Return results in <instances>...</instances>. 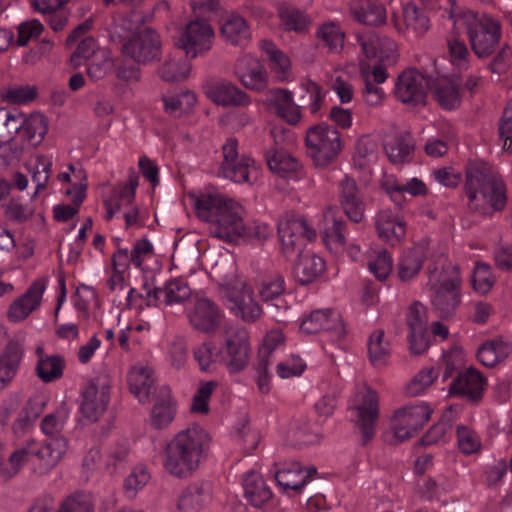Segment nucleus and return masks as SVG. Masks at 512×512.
I'll use <instances>...</instances> for the list:
<instances>
[{"mask_svg": "<svg viewBox=\"0 0 512 512\" xmlns=\"http://www.w3.org/2000/svg\"><path fill=\"white\" fill-rule=\"evenodd\" d=\"M377 158V144L367 136L358 139L355 146L354 160L360 168L365 167Z\"/></svg>", "mask_w": 512, "mask_h": 512, "instance_id": "nucleus-55", "label": "nucleus"}, {"mask_svg": "<svg viewBox=\"0 0 512 512\" xmlns=\"http://www.w3.org/2000/svg\"><path fill=\"white\" fill-rule=\"evenodd\" d=\"M236 75L242 85L253 91L261 92L267 88L268 76L265 68L254 61H249L247 70L236 68Z\"/></svg>", "mask_w": 512, "mask_h": 512, "instance_id": "nucleus-44", "label": "nucleus"}, {"mask_svg": "<svg viewBox=\"0 0 512 512\" xmlns=\"http://www.w3.org/2000/svg\"><path fill=\"white\" fill-rule=\"evenodd\" d=\"M143 22L144 16L135 11L119 17L107 28L109 39L114 43L124 44L140 30Z\"/></svg>", "mask_w": 512, "mask_h": 512, "instance_id": "nucleus-33", "label": "nucleus"}, {"mask_svg": "<svg viewBox=\"0 0 512 512\" xmlns=\"http://www.w3.org/2000/svg\"><path fill=\"white\" fill-rule=\"evenodd\" d=\"M194 359L199 368L204 372L216 370L217 363L221 364L220 348L218 349L212 341H205L193 349Z\"/></svg>", "mask_w": 512, "mask_h": 512, "instance_id": "nucleus-48", "label": "nucleus"}, {"mask_svg": "<svg viewBox=\"0 0 512 512\" xmlns=\"http://www.w3.org/2000/svg\"><path fill=\"white\" fill-rule=\"evenodd\" d=\"M223 161L219 173L235 183L249 182L250 168L254 160L250 157L241 156L238 153V141L235 138H228L222 146Z\"/></svg>", "mask_w": 512, "mask_h": 512, "instance_id": "nucleus-14", "label": "nucleus"}, {"mask_svg": "<svg viewBox=\"0 0 512 512\" xmlns=\"http://www.w3.org/2000/svg\"><path fill=\"white\" fill-rule=\"evenodd\" d=\"M277 14L285 31L302 34L307 32L311 25V19L307 13L289 3H280L277 6Z\"/></svg>", "mask_w": 512, "mask_h": 512, "instance_id": "nucleus-36", "label": "nucleus"}, {"mask_svg": "<svg viewBox=\"0 0 512 512\" xmlns=\"http://www.w3.org/2000/svg\"><path fill=\"white\" fill-rule=\"evenodd\" d=\"M350 10L355 19L365 25L385 23L386 9L379 0H352Z\"/></svg>", "mask_w": 512, "mask_h": 512, "instance_id": "nucleus-32", "label": "nucleus"}, {"mask_svg": "<svg viewBox=\"0 0 512 512\" xmlns=\"http://www.w3.org/2000/svg\"><path fill=\"white\" fill-rule=\"evenodd\" d=\"M197 217L209 223L211 236L227 243H238L246 231L243 208L219 193L192 196Z\"/></svg>", "mask_w": 512, "mask_h": 512, "instance_id": "nucleus-2", "label": "nucleus"}, {"mask_svg": "<svg viewBox=\"0 0 512 512\" xmlns=\"http://www.w3.org/2000/svg\"><path fill=\"white\" fill-rule=\"evenodd\" d=\"M436 378L437 374L433 368H425L421 370L407 385V394L410 396H416L422 393Z\"/></svg>", "mask_w": 512, "mask_h": 512, "instance_id": "nucleus-63", "label": "nucleus"}, {"mask_svg": "<svg viewBox=\"0 0 512 512\" xmlns=\"http://www.w3.org/2000/svg\"><path fill=\"white\" fill-rule=\"evenodd\" d=\"M302 473L303 468L300 463L291 462L275 473V480L284 490L291 489L298 492L317 474V469L309 467L305 470V475Z\"/></svg>", "mask_w": 512, "mask_h": 512, "instance_id": "nucleus-30", "label": "nucleus"}, {"mask_svg": "<svg viewBox=\"0 0 512 512\" xmlns=\"http://www.w3.org/2000/svg\"><path fill=\"white\" fill-rule=\"evenodd\" d=\"M278 235L284 257L291 260L304 253L307 241L313 240L316 232L303 218L286 215L278 223Z\"/></svg>", "mask_w": 512, "mask_h": 512, "instance_id": "nucleus-7", "label": "nucleus"}, {"mask_svg": "<svg viewBox=\"0 0 512 512\" xmlns=\"http://www.w3.org/2000/svg\"><path fill=\"white\" fill-rule=\"evenodd\" d=\"M430 81L431 77H426L416 69L406 70L398 76L395 96L412 107L425 105Z\"/></svg>", "mask_w": 512, "mask_h": 512, "instance_id": "nucleus-12", "label": "nucleus"}, {"mask_svg": "<svg viewBox=\"0 0 512 512\" xmlns=\"http://www.w3.org/2000/svg\"><path fill=\"white\" fill-rule=\"evenodd\" d=\"M460 287L461 279L457 274L434 286L431 302L440 318L446 319L454 315L461 303Z\"/></svg>", "mask_w": 512, "mask_h": 512, "instance_id": "nucleus-15", "label": "nucleus"}, {"mask_svg": "<svg viewBox=\"0 0 512 512\" xmlns=\"http://www.w3.org/2000/svg\"><path fill=\"white\" fill-rule=\"evenodd\" d=\"M65 367L64 359L59 355L41 358L36 366L37 376L45 383L55 381L62 377Z\"/></svg>", "mask_w": 512, "mask_h": 512, "instance_id": "nucleus-49", "label": "nucleus"}, {"mask_svg": "<svg viewBox=\"0 0 512 512\" xmlns=\"http://www.w3.org/2000/svg\"><path fill=\"white\" fill-rule=\"evenodd\" d=\"M47 131V118L41 113H33L25 119L21 134L32 146H38L43 141Z\"/></svg>", "mask_w": 512, "mask_h": 512, "instance_id": "nucleus-47", "label": "nucleus"}, {"mask_svg": "<svg viewBox=\"0 0 512 512\" xmlns=\"http://www.w3.org/2000/svg\"><path fill=\"white\" fill-rule=\"evenodd\" d=\"M210 443L209 433L199 425L179 431L162 453L164 470L178 479L190 478L208 457Z\"/></svg>", "mask_w": 512, "mask_h": 512, "instance_id": "nucleus-1", "label": "nucleus"}, {"mask_svg": "<svg viewBox=\"0 0 512 512\" xmlns=\"http://www.w3.org/2000/svg\"><path fill=\"white\" fill-rule=\"evenodd\" d=\"M385 332L377 329L371 333L368 339V356L374 366H381L386 363L391 354L390 343L385 341Z\"/></svg>", "mask_w": 512, "mask_h": 512, "instance_id": "nucleus-46", "label": "nucleus"}, {"mask_svg": "<svg viewBox=\"0 0 512 512\" xmlns=\"http://www.w3.org/2000/svg\"><path fill=\"white\" fill-rule=\"evenodd\" d=\"M16 451L31 461L35 474L42 476L49 473L65 455L67 440L64 437H54L48 439L43 446L38 447L36 442L31 439Z\"/></svg>", "mask_w": 512, "mask_h": 512, "instance_id": "nucleus-6", "label": "nucleus"}, {"mask_svg": "<svg viewBox=\"0 0 512 512\" xmlns=\"http://www.w3.org/2000/svg\"><path fill=\"white\" fill-rule=\"evenodd\" d=\"M285 291V279L280 274H273L262 281L259 287V296L267 304L268 311L275 318H282L287 305L281 299Z\"/></svg>", "mask_w": 512, "mask_h": 512, "instance_id": "nucleus-25", "label": "nucleus"}, {"mask_svg": "<svg viewBox=\"0 0 512 512\" xmlns=\"http://www.w3.org/2000/svg\"><path fill=\"white\" fill-rule=\"evenodd\" d=\"M221 34L225 41L233 46H245L251 37L246 19L237 13H232L223 23Z\"/></svg>", "mask_w": 512, "mask_h": 512, "instance_id": "nucleus-38", "label": "nucleus"}, {"mask_svg": "<svg viewBox=\"0 0 512 512\" xmlns=\"http://www.w3.org/2000/svg\"><path fill=\"white\" fill-rule=\"evenodd\" d=\"M403 19L408 30L423 35L429 28V19L423 10L409 3L403 8Z\"/></svg>", "mask_w": 512, "mask_h": 512, "instance_id": "nucleus-50", "label": "nucleus"}, {"mask_svg": "<svg viewBox=\"0 0 512 512\" xmlns=\"http://www.w3.org/2000/svg\"><path fill=\"white\" fill-rule=\"evenodd\" d=\"M425 251L422 246H415L403 252L398 263V275L402 281H409L415 277L421 270Z\"/></svg>", "mask_w": 512, "mask_h": 512, "instance_id": "nucleus-42", "label": "nucleus"}, {"mask_svg": "<svg viewBox=\"0 0 512 512\" xmlns=\"http://www.w3.org/2000/svg\"><path fill=\"white\" fill-rule=\"evenodd\" d=\"M464 192L467 208L483 215L502 211L507 203L506 186L497 179L491 166L480 159L469 160L465 166Z\"/></svg>", "mask_w": 512, "mask_h": 512, "instance_id": "nucleus-3", "label": "nucleus"}, {"mask_svg": "<svg viewBox=\"0 0 512 512\" xmlns=\"http://www.w3.org/2000/svg\"><path fill=\"white\" fill-rule=\"evenodd\" d=\"M375 229L379 239L394 246L405 237L406 222L390 209H383L375 217Z\"/></svg>", "mask_w": 512, "mask_h": 512, "instance_id": "nucleus-24", "label": "nucleus"}, {"mask_svg": "<svg viewBox=\"0 0 512 512\" xmlns=\"http://www.w3.org/2000/svg\"><path fill=\"white\" fill-rule=\"evenodd\" d=\"M45 283L43 280L34 281L23 295L12 302L7 312L11 322H19L26 319L41 303Z\"/></svg>", "mask_w": 512, "mask_h": 512, "instance_id": "nucleus-22", "label": "nucleus"}, {"mask_svg": "<svg viewBox=\"0 0 512 512\" xmlns=\"http://www.w3.org/2000/svg\"><path fill=\"white\" fill-rule=\"evenodd\" d=\"M249 336L246 330L227 331L220 348L221 364L230 373H238L246 368L250 359Z\"/></svg>", "mask_w": 512, "mask_h": 512, "instance_id": "nucleus-8", "label": "nucleus"}, {"mask_svg": "<svg viewBox=\"0 0 512 512\" xmlns=\"http://www.w3.org/2000/svg\"><path fill=\"white\" fill-rule=\"evenodd\" d=\"M90 497L84 493H74L67 496L55 512H93Z\"/></svg>", "mask_w": 512, "mask_h": 512, "instance_id": "nucleus-58", "label": "nucleus"}, {"mask_svg": "<svg viewBox=\"0 0 512 512\" xmlns=\"http://www.w3.org/2000/svg\"><path fill=\"white\" fill-rule=\"evenodd\" d=\"M23 356V349L17 342H9L0 354V391L14 379Z\"/></svg>", "mask_w": 512, "mask_h": 512, "instance_id": "nucleus-35", "label": "nucleus"}, {"mask_svg": "<svg viewBox=\"0 0 512 512\" xmlns=\"http://www.w3.org/2000/svg\"><path fill=\"white\" fill-rule=\"evenodd\" d=\"M122 52L137 63L147 64L158 60L161 54L160 36L152 28L145 27L122 45Z\"/></svg>", "mask_w": 512, "mask_h": 512, "instance_id": "nucleus-11", "label": "nucleus"}, {"mask_svg": "<svg viewBox=\"0 0 512 512\" xmlns=\"http://www.w3.org/2000/svg\"><path fill=\"white\" fill-rule=\"evenodd\" d=\"M67 419V411L64 408L46 415L41 421L42 432L50 438L61 437L59 434L64 428Z\"/></svg>", "mask_w": 512, "mask_h": 512, "instance_id": "nucleus-57", "label": "nucleus"}, {"mask_svg": "<svg viewBox=\"0 0 512 512\" xmlns=\"http://www.w3.org/2000/svg\"><path fill=\"white\" fill-rule=\"evenodd\" d=\"M190 67L185 62L166 60L159 68L160 77L167 82L180 81L187 77Z\"/></svg>", "mask_w": 512, "mask_h": 512, "instance_id": "nucleus-59", "label": "nucleus"}, {"mask_svg": "<svg viewBox=\"0 0 512 512\" xmlns=\"http://www.w3.org/2000/svg\"><path fill=\"white\" fill-rule=\"evenodd\" d=\"M301 88L305 91V94L300 97V101L309 105L312 114H317L324 100L321 87L314 81L305 80L301 83Z\"/></svg>", "mask_w": 512, "mask_h": 512, "instance_id": "nucleus-56", "label": "nucleus"}, {"mask_svg": "<svg viewBox=\"0 0 512 512\" xmlns=\"http://www.w3.org/2000/svg\"><path fill=\"white\" fill-rule=\"evenodd\" d=\"M267 97L276 114L288 124L295 126L301 121L300 106L294 102L291 91L285 88H272L267 91Z\"/></svg>", "mask_w": 512, "mask_h": 512, "instance_id": "nucleus-26", "label": "nucleus"}, {"mask_svg": "<svg viewBox=\"0 0 512 512\" xmlns=\"http://www.w3.org/2000/svg\"><path fill=\"white\" fill-rule=\"evenodd\" d=\"M127 380L130 392L141 403L148 402L151 394L156 391L154 379L147 368H132L128 374Z\"/></svg>", "mask_w": 512, "mask_h": 512, "instance_id": "nucleus-37", "label": "nucleus"}, {"mask_svg": "<svg viewBox=\"0 0 512 512\" xmlns=\"http://www.w3.org/2000/svg\"><path fill=\"white\" fill-rule=\"evenodd\" d=\"M206 93L214 103L222 106H247L250 103L249 96L228 81L216 82Z\"/></svg>", "mask_w": 512, "mask_h": 512, "instance_id": "nucleus-29", "label": "nucleus"}, {"mask_svg": "<svg viewBox=\"0 0 512 512\" xmlns=\"http://www.w3.org/2000/svg\"><path fill=\"white\" fill-rule=\"evenodd\" d=\"M306 155L316 168H327L342 151L340 132L327 123L310 126L305 133Z\"/></svg>", "mask_w": 512, "mask_h": 512, "instance_id": "nucleus-4", "label": "nucleus"}, {"mask_svg": "<svg viewBox=\"0 0 512 512\" xmlns=\"http://www.w3.org/2000/svg\"><path fill=\"white\" fill-rule=\"evenodd\" d=\"M486 379L475 368L470 367L458 373L451 382L449 395L458 396L472 403H478L484 394Z\"/></svg>", "mask_w": 512, "mask_h": 512, "instance_id": "nucleus-18", "label": "nucleus"}, {"mask_svg": "<svg viewBox=\"0 0 512 512\" xmlns=\"http://www.w3.org/2000/svg\"><path fill=\"white\" fill-rule=\"evenodd\" d=\"M472 51L478 58L490 57L501 39L500 24L491 18H480L473 11L463 14Z\"/></svg>", "mask_w": 512, "mask_h": 512, "instance_id": "nucleus-5", "label": "nucleus"}, {"mask_svg": "<svg viewBox=\"0 0 512 512\" xmlns=\"http://www.w3.org/2000/svg\"><path fill=\"white\" fill-rule=\"evenodd\" d=\"M429 90L432 91L438 105L448 111L457 109L461 104L459 87L447 78H436L430 81Z\"/></svg>", "mask_w": 512, "mask_h": 512, "instance_id": "nucleus-34", "label": "nucleus"}, {"mask_svg": "<svg viewBox=\"0 0 512 512\" xmlns=\"http://www.w3.org/2000/svg\"><path fill=\"white\" fill-rule=\"evenodd\" d=\"M5 218L13 223L21 224L30 219L34 209L24 204L20 198H11L1 204Z\"/></svg>", "mask_w": 512, "mask_h": 512, "instance_id": "nucleus-53", "label": "nucleus"}, {"mask_svg": "<svg viewBox=\"0 0 512 512\" xmlns=\"http://www.w3.org/2000/svg\"><path fill=\"white\" fill-rule=\"evenodd\" d=\"M447 45L452 63L461 69H468L470 53L465 42L458 36H452L448 39Z\"/></svg>", "mask_w": 512, "mask_h": 512, "instance_id": "nucleus-60", "label": "nucleus"}, {"mask_svg": "<svg viewBox=\"0 0 512 512\" xmlns=\"http://www.w3.org/2000/svg\"><path fill=\"white\" fill-rule=\"evenodd\" d=\"M337 196L345 215L352 222L360 223L364 218L366 205L355 179L344 175L338 183Z\"/></svg>", "mask_w": 512, "mask_h": 512, "instance_id": "nucleus-17", "label": "nucleus"}, {"mask_svg": "<svg viewBox=\"0 0 512 512\" xmlns=\"http://www.w3.org/2000/svg\"><path fill=\"white\" fill-rule=\"evenodd\" d=\"M471 280L473 288L481 294L489 292L494 284V278L490 271V267L485 263L476 264Z\"/></svg>", "mask_w": 512, "mask_h": 512, "instance_id": "nucleus-61", "label": "nucleus"}, {"mask_svg": "<svg viewBox=\"0 0 512 512\" xmlns=\"http://www.w3.org/2000/svg\"><path fill=\"white\" fill-rule=\"evenodd\" d=\"M176 402L173 400L168 386L159 388L155 403L151 410L150 424L160 430L167 427L175 418Z\"/></svg>", "mask_w": 512, "mask_h": 512, "instance_id": "nucleus-28", "label": "nucleus"}, {"mask_svg": "<svg viewBox=\"0 0 512 512\" xmlns=\"http://www.w3.org/2000/svg\"><path fill=\"white\" fill-rule=\"evenodd\" d=\"M511 351V346L500 339L488 340L478 348L477 358L484 366L494 367L506 359Z\"/></svg>", "mask_w": 512, "mask_h": 512, "instance_id": "nucleus-43", "label": "nucleus"}, {"mask_svg": "<svg viewBox=\"0 0 512 512\" xmlns=\"http://www.w3.org/2000/svg\"><path fill=\"white\" fill-rule=\"evenodd\" d=\"M260 47L267 55L269 68L275 74L276 81H287L291 67L289 57L270 40H262Z\"/></svg>", "mask_w": 512, "mask_h": 512, "instance_id": "nucleus-40", "label": "nucleus"}, {"mask_svg": "<svg viewBox=\"0 0 512 512\" xmlns=\"http://www.w3.org/2000/svg\"><path fill=\"white\" fill-rule=\"evenodd\" d=\"M234 304V309L237 310V314L240 315L245 322H255L262 315V308L253 299L251 292L248 290L243 291L241 296L234 300Z\"/></svg>", "mask_w": 512, "mask_h": 512, "instance_id": "nucleus-51", "label": "nucleus"}, {"mask_svg": "<svg viewBox=\"0 0 512 512\" xmlns=\"http://www.w3.org/2000/svg\"><path fill=\"white\" fill-rule=\"evenodd\" d=\"M212 485L208 481H195L190 483L181 492L177 508L180 512H199L211 498Z\"/></svg>", "mask_w": 512, "mask_h": 512, "instance_id": "nucleus-27", "label": "nucleus"}, {"mask_svg": "<svg viewBox=\"0 0 512 512\" xmlns=\"http://www.w3.org/2000/svg\"><path fill=\"white\" fill-rule=\"evenodd\" d=\"M362 51L366 58L379 63L394 64L397 59L396 43L375 33L359 38Z\"/></svg>", "mask_w": 512, "mask_h": 512, "instance_id": "nucleus-23", "label": "nucleus"}, {"mask_svg": "<svg viewBox=\"0 0 512 512\" xmlns=\"http://www.w3.org/2000/svg\"><path fill=\"white\" fill-rule=\"evenodd\" d=\"M407 325L410 329L408 335L410 351L416 355L424 353L429 347V333L425 307L421 303L415 302L410 306Z\"/></svg>", "mask_w": 512, "mask_h": 512, "instance_id": "nucleus-20", "label": "nucleus"}, {"mask_svg": "<svg viewBox=\"0 0 512 512\" xmlns=\"http://www.w3.org/2000/svg\"><path fill=\"white\" fill-rule=\"evenodd\" d=\"M431 413L432 410L424 403L398 409L392 419L395 437L401 442L410 439L429 421Z\"/></svg>", "mask_w": 512, "mask_h": 512, "instance_id": "nucleus-10", "label": "nucleus"}, {"mask_svg": "<svg viewBox=\"0 0 512 512\" xmlns=\"http://www.w3.org/2000/svg\"><path fill=\"white\" fill-rule=\"evenodd\" d=\"M300 329L307 334H315L320 331L334 332L336 337H341L345 334L341 315L333 309L312 311L309 316L303 319Z\"/></svg>", "mask_w": 512, "mask_h": 512, "instance_id": "nucleus-21", "label": "nucleus"}, {"mask_svg": "<svg viewBox=\"0 0 512 512\" xmlns=\"http://www.w3.org/2000/svg\"><path fill=\"white\" fill-rule=\"evenodd\" d=\"M214 39V30L204 20L190 21L181 32L176 45L185 51L187 57L196 58L209 51Z\"/></svg>", "mask_w": 512, "mask_h": 512, "instance_id": "nucleus-9", "label": "nucleus"}, {"mask_svg": "<svg viewBox=\"0 0 512 512\" xmlns=\"http://www.w3.org/2000/svg\"><path fill=\"white\" fill-rule=\"evenodd\" d=\"M357 412L356 425L362 438L361 445H366L375 435V423L379 416V399L376 391L368 388L362 395V401L354 408Z\"/></svg>", "mask_w": 512, "mask_h": 512, "instance_id": "nucleus-19", "label": "nucleus"}, {"mask_svg": "<svg viewBox=\"0 0 512 512\" xmlns=\"http://www.w3.org/2000/svg\"><path fill=\"white\" fill-rule=\"evenodd\" d=\"M188 319L195 330L212 334L220 327L223 313L212 300L205 297L196 298L191 311L188 313Z\"/></svg>", "mask_w": 512, "mask_h": 512, "instance_id": "nucleus-16", "label": "nucleus"}, {"mask_svg": "<svg viewBox=\"0 0 512 512\" xmlns=\"http://www.w3.org/2000/svg\"><path fill=\"white\" fill-rule=\"evenodd\" d=\"M87 75L90 79L97 81L105 77L112 67L111 53L107 49L98 50L86 63Z\"/></svg>", "mask_w": 512, "mask_h": 512, "instance_id": "nucleus-52", "label": "nucleus"}, {"mask_svg": "<svg viewBox=\"0 0 512 512\" xmlns=\"http://www.w3.org/2000/svg\"><path fill=\"white\" fill-rule=\"evenodd\" d=\"M163 288V303L166 305L182 303L189 299L191 296L190 287L181 279L170 280L165 284Z\"/></svg>", "mask_w": 512, "mask_h": 512, "instance_id": "nucleus-54", "label": "nucleus"}, {"mask_svg": "<svg viewBox=\"0 0 512 512\" xmlns=\"http://www.w3.org/2000/svg\"><path fill=\"white\" fill-rule=\"evenodd\" d=\"M317 36L325 42V44L334 51L343 47L344 34L339 27L334 24H325L321 26L317 32Z\"/></svg>", "mask_w": 512, "mask_h": 512, "instance_id": "nucleus-64", "label": "nucleus"}, {"mask_svg": "<svg viewBox=\"0 0 512 512\" xmlns=\"http://www.w3.org/2000/svg\"><path fill=\"white\" fill-rule=\"evenodd\" d=\"M243 487L246 499L255 507H261L272 498L270 488L264 479L254 471L247 472Z\"/></svg>", "mask_w": 512, "mask_h": 512, "instance_id": "nucleus-41", "label": "nucleus"}, {"mask_svg": "<svg viewBox=\"0 0 512 512\" xmlns=\"http://www.w3.org/2000/svg\"><path fill=\"white\" fill-rule=\"evenodd\" d=\"M296 258L293 274L296 281L301 285L313 283L325 271V261L313 253H303Z\"/></svg>", "mask_w": 512, "mask_h": 512, "instance_id": "nucleus-31", "label": "nucleus"}, {"mask_svg": "<svg viewBox=\"0 0 512 512\" xmlns=\"http://www.w3.org/2000/svg\"><path fill=\"white\" fill-rule=\"evenodd\" d=\"M98 50L101 49L97 47L96 40L91 36L86 37L78 44L75 52L71 55V65L75 68L79 67L82 65V60L89 61Z\"/></svg>", "mask_w": 512, "mask_h": 512, "instance_id": "nucleus-62", "label": "nucleus"}, {"mask_svg": "<svg viewBox=\"0 0 512 512\" xmlns=\"http://www.w3.org/2000/svg\"><path fill=\"white\" fill-rule=\"evenodd\" d=\"M414 148V140L409 133L396 135L384 144L385 154L393 164L409 162Z\"/></svg>", "mask_w": 512, "mask_h": 512, "instance_id": "nucleus-39", "label": "nucleus"}, {"mask_svg": "<svg viewBox=\"0 0 512 512\" xmlns=\"http://www.w3.org/2000/svg\"><path fill=\"white\" fill-rule=\"evenodd\" d=\"M110 402V385L100 378L91 380L82 392L80 412L89 422H97Z\"/></svg>", "mask_w": 512, "mask_h": 512, "instance_id": "nucleus-13", "label": "nucleus"}, {"mask_svg": "<svg viewBox=\"0 0 512 512\" xmlns=\"http://www.w3.org/2000/svg\"><path fill=\"white\" fill-rule=\"evenodd\" d=\"M265 159L269 169L279 175L297 171L299 162L291 156L287 151L271 147L265 152Z\"/></svg>", "mask_w": 512, "mask_h": 512, "instance_id": "nucleus-45", "label": "nucleus"}]
</instances>
